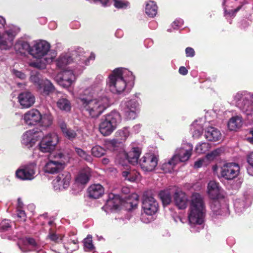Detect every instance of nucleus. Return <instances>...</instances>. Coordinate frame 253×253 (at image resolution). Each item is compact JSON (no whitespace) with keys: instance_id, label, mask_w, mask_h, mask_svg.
Returning a JSON list of instances; mask_svg holds the SVG:
<instances>
[{"instance_id":"nucleus-25","label":"nucleus","mask_w":253,"mask_h":253,"mask_svg":"<svg viewBox=\"0 0 253 253\" xmlns=\"http://www.w3.org/2000/svg\"><path fill=\"white\" fill-rule=\"evenodd\" d=\"M141 153L140 149L138 148H133L132 150L128 153L123 152L120 155L123 156L125 160L132 165L137 164Z\"/></svg>"},{"instance_id":"nucleus-50","label":"nucleus","mask_w":253,"mask_h":253,"mask_svg":"<svg viewBox=\"0 0 253 253\" xmlns=\"http://www.w3.org/2000/svg\"><path fill=\"white\" fill-rule=\"evenodd\" d=\"M76 152L81 158L88 162H91V157L81 148H76Z\"/></svg>"},{"instance_id":"nucleus-14","label":"nucleus","mask_w":253,"mask_h":253,"mask_svg":"<svg viewBox=\"0 0 253 253\" xmlns=\"http://www.w3.org/2000/svg\"><path fill=\"white\" fill-rule=\"evenodd\" d=\"M125 116L128 119H134L140 110L139 99H131L122 104Z\"/></svg>"},{"instance_id":"nucleus-61","label":"nucleus","mask_w":253,"mask_h":253,"mask_svg":"<svg viewBox=\"0 0 253 253\" xmlns=\"http://www.w3.org/2000/svg\"><path fill=\"white\" fill-rule=\"evenodd\" d=\"M178 71L179 74L182 75H186L188 73V70L184 66H181Z\"/></svg>"},{"instance_id":"nucleus-42","label":"nucleus","mask_w":253,"mask_h":253,"mask_svg":"<svg viewBox=\"0 0 253 253\" xmlns=\"http://www.w3.org/2000/svg\"><path fill=\"white\" fill-rule=\"evenodd\" d=\"M123 176L128 181L131 182L135 181L138 179L139 174L135 171L126 170L122 172Z\"/></svg>"},{"instance_id":"nucleus-53","label":"nucleus","mask_w":253,"mask_h":253,"mask_svg":"<svg viewBox=\"0 0 253 253\" xmlns=\"http://www.w3.org/2000/svg\"><path fill=\"white\" fill-rule=\"evenodd\" d=\"M10 227V221L8 220L4 219L0 223V228L1 231H7Z\"/></svg>"},{"instance_id":"nucleus-36","label":"nucleus","mask_w":253,"mask_h":253,"mask_svg":"<svg viewBox=\"0 0 253 253\" xmlns=\"http://www.w3.org/2000/svg\"><path fill=\"white\" fill-rule=\"evenodd\" d=\"M203 121L202 120H197L193 122L192 125V130L193 131V136L194 138H199L201 136L203 131Z\"/></svg>"},{"instance_id":"nucleus-57","label":"nucleus","mask_w":253,"mask_h":253,"mask_svg":"<svg viewBox=\"0 0 253 253\" xmlns=\"http://www.w3.org/2000/svg\"><path fill=\"white\" fill-rule=\"evenodd\" d=\"M12 73L17 77L20 78V79H24L26 78L25 75L19 71L13 69L12 70Z\"/></svg>"},{"instance_id":"nucleus-10","label":"nucleus","mask_w":253,"mask_h":253,"mask_svg":"<svg viewBox=\"0 0 253 253\" xmlns=\"http://www.w3.org/2000/svg\"><path fill=\"white\" fill-rule=\"evenodd\" d=\"M72 56L79 65V68L77 69L79 73L83 70L85 66L88 65L90 60H94L95 57L94 54H89L82 47H78L72 53Z\"/></svg>"},{"instance_id":"nucleus-47","label":"nucleus","mask_w":253,"mask_h":253,"mask_svg":"<svg viewBox=\"0 0 253 253\" xmlns=\"http://www.w3.org/2000/svg\"><path fill=\"white\" fill-rule=\"evenodd\" d=\"M159 196L164 205H169L171 201V195L169 191H161Z\"/></svg>"},{"instance_id":"nucleus-29","label":"nucleus","mask_w":253,"mask_h":253,"mask_svg":"<svg viewBox=\"0 0 253 253\" xmlns=\"http://www.w3.org/2000/svg\"><path fill=\"white\" fill-rule=\"evenodd\" d=\"M48 159L60 163L61 166L65 168L66 163L68 161V156L61 151H57L54 153H51L48 156Z\"/></svg>"},{"instance_id":"nucleus-32","label":"nucleus","mask_w":253,"mask_h":253,"mask_svg":"<svg viewBox=\"0 0 253 253\" xmlns=\"http://www.w3.org/2000/svg\"><path fill=\"white\" fill-rule=\"evenodd\" d=\"M208 193L211 199H216L220 193L219 184L214 180L210 181L208 185Z\"/></svg>"},{"instance_id":"nucleus-8","label":"nucleus","mask_w":253,"mask_h":253,"mask_svg":"<svg viewBox=\"0 0 253 253\" xmlns=\"http://www.w3.org/2000/svg\"><path fill=\"white\" fill-rule=\"evenodd\" d=\"M142 207L143 213L141 217V220L145 223L150 222L152 219V216L158 211V202L152 196H144Z\"/></svg>"},{"instance_id":"nucleus-62","label":"nucleus","mask_w":253,"mask_h":253,"mask_svg":"<svg viewBox=\"0 0 253 253\" xmlns=\"http://www.w3.org/2000/svg\"><path fill=\"white\" fill-rule=\"evenodd\" d=\"M248 162L253 167V152H252L248 157Z\"/></svg>"},{"instance_id":"nucleus-34","label":"nucleus","mask_w":253,"mask_h":253,"mask_svg":"<svg viewBox=\"0 0 253 253\" xmlns=\"http://www.w3.org/2000/svg\"><path fill=\"white\" fill-rule=\"evenodd\" d=\"M90 172V169L88 167L82 169L76 178V182L82 184H86L89 180Z\"/></svg>"},{"instance_id":"nucleus-6","label":"nucleus","mask_w":253,"mask_h":253,"mask_svg":"<svg viewBox=\"0 0 253 253\" xmlns=\"http://www.w3.org/2000/svg\"><path fill=\"white\" fill-rule=\"evenodd\" d=\"M120 114L113 111L101 118L99 125V130L104 136L110 135L121 122Z\"/></svg>"},{"instance_id":"nucleus-38","label":"nucleus","mask_w":253,"mask_h":253,"mask_svg":"<svg viewBox=\"0 0 253 253\" xmlns=\"http://www.w3.org/2000/svg\"><path fill=\"white\" fill-rule=\"evenodd\" d=\"M177 164L175 160L173 159V157L168 161L164 162L161 165V169L165 172H171Z\"/></svg>"},{"instance_id":"nucleus-13","label":"nucleus","mask_w":253,"mask_h":253,"mask_svg":"<svg viewBox=\"0 0 253 253\" xmlns=\"http://www.w3.org/2000/svg\"><path fill=\"white\" fill-rule=\"evenodd\" d=\"M240 173V167L237 163H227L221 168V176L226 180H232L237 177Z\"/></svg>"},{"instance_id":"nucleus-37","label":"nucleus","mask_w":253,"mask_h":253,"mask_svg":"<svg viewBox=\"0 0 253 253\" xmlns=\"http://www.w3.org/2000/svg\"><path fill=\"white\" fill-rule=\"evenodd\" d=\"M158 7L156 3L152 0L148 1L146 4L145 12L150 17H154L157 13Z\"/></svg>"},{"instance_id":"nucleus-60","label":"nucleus","mask_w":253,"mask_h":253,"mask_svg":"<svg viewBox=\"0 0 253 253\" xmlns=\"http://www.w3.org/2000/svg\"><path fill=\"white\" fill-rule=\"evenodd\" d=\"M133 197L134 199V200L133 201V202L132 203H131V202H129V203L130 204V206L131 207V208L133 209V208H135L137 205H138V196L136 195H134L133 196Z\"/></svg>"},{"instance_id":"nucleus-22","label":"nucleus","mask_w":253,"mask_h":253,"mask_svg":"<svg viewBox=\"0 0 253 253\" xmlns=\"http://www.w3.org/2000/svg\"><path fill=\"white\" fill-rule=\"evenodd\" d=\"M173 201L175 205L181 210L186 208L188 203V199L186 194L180 189H177L174 192Z\"/></svg>"},{"instance_id":"nucleus-1","label":"nucleus","mask_w":253,"mask_h":253,"mask_svg":"<svg viewBox=\"0 0 253 253\" xmlns=\"http://www.w3.org/2000/svg\"><path fill=\"white\" fill-rule=\"evenodd\" d=\"M82 110L91 118H97L110 106L106 95L92 94L91 89H85L78 98Z\"/></svg>"},{"instance_id":"nucleus-12","label":"nucleus","mask_w":253,"mask_h":253,"mask_svg":"<svg viewBox=\"0 0 253 253\" xmlns=\"http://www.w3.org/2000/svg\"><path fill=\"white\" fill-rule=\"evenodd\" d=\"M193 145L189 143H183L180 147L176 149L173 159L178 163L187 162L192 155Z\"/></svg>"},{"instance_id":"nucleus-41","label":"nucleus","mask_w":253,"mask_h":253,"mask_svg":"<svg viewBox=\"0 0 253 253\" xmlns=\"http://www.w3.org/2000/svg\"><path fill=\"white\" fill-rule=\"evenodd\" d=\"M220 208L219 209H216L215 207H211L212 211L214 214L221 215L223 216H226L229 214V211L228 206L226 205H224L222 206H220Z\"/></svg>"},{"instance_id":"nucleus-26","label":"nucleus","mask_w":253,"mask_h":253,"mask_svg":"<svg viewBox=\"0 0 253 253\" xmlns=\"http://www.w3.org/2000/svg\"><path fill=\"white\" fill-rule=\"evenodd\" d=\"M64 169L60 163L54 162L48 159L43 167V171L45 173L53 174L58 173Z\"/></svg>"},{"instance_id":"nucleus-63","label":"nucleus","mask_w":253,"mask_h":253,"mask_svg":"<svg viewBox=\"0 0 253 253\" xmlns=\"http://www.w3.org/2000/svg\"><path fill=\"white\" fill-rule=\"evenodd\" d=\"M141 125L140 124H137L135 125L133 127V130L135 133H138L139 132L141 128Z\"/></svg>"},{"instance_id":"nucleus-24","label":"nucleus","mask_w":253,"mask_h":253,"mask_svg":"<svg viewBox=\"0 0 253 253\" xmlns=\"http://www.w3.org/2000/svg\"><path fill=\"white\" fill-rule=\"evenodd\" d=\"M58 124L63 135L69 140H73L76 139L80 133V130L79 129L74 130L67 127L66 123L62 119L58 120Z\"/></svg>"},{"instance_id":"nucleus-59","label":"nucleus","mask_w":253,"mask_h":253,"mask_svg":"<svg viewBox=\"0 0 253 253\" xmlns=\"http://www.w3.org/2000/svg\"><path fill=\"white\" fill-rule=\"evenodd\" d=\"M205 162L204 159H200L199 160L196 161L194 164V168H201L204 164Z\"/></svg>"},{"instance_id":"nucleus-2","label":"nucleus","mask_w":253,"mask_h":253,"mask_svg":"<svg viewBox=\"0 0 253 253\" xmlns=\"http://www.w3.org/2000/svg\"><path fill=\"white\" fill-rule=\"evenodd\" d=\"M134 76L128 69L118 68L113 71L107 80V84L113 93H127L131 89Z\"/></svg>"},{"instance_id":"nucleus-33","label":"nucleus","mask_w":253,"mask_h":253,"mask_svg":"<svg viewBox=\"0 0 253 253\" xmlns=\"http://www.w3.org/2000/svg\"><path fill=\"white\" fill-rule=\"evenodd\" d=\"M104 78L101 75H98L93 83V84L86 89H91L92 94H99L102 90V83Z\"/></svg>"},{"instance_id":"nucleus-31","label":"nucleus","mask_w":253,"mask_h":253,"mask_svg":"<svg viewBox=\"0 0 253 253\" xmlns=\"http://www.w3.org/2000/svg\"><path fill=\"white\" fill-rule=\"evenodd\" d=\"M89 196L94 199L101 197L104 190L102 186L99 184L91 185L88 189Z\"/></svg>"},{"instance_id":"nucleus-49","label":"nucleus","mask_w":253,"mask_h":253,"mask_svg":"<svg viewBox=\"0 0 253 253\" xmlns=\"http://www.w3.org/2000/svg\"><path fill=\"white\" fill-rule=\"evenodd\" d=\"M210 148V144L207 142L200 143L197 145L195 150L198 153H204Z\"/></svg>"},{"instance_id":"nucleus-20","label":"nucleus","mask_w":253,"mask_h":253,"mask_svg":"<svg viewBox=\"0 0 253 253\" xmlns=\"http://www.w3.org/2000/svg\"><path fill=\"white\" fill-rule=\"evenodd\" d=\"M24 123L30 126H35L42 119L41 113L37 109H33L27 111L23 116Z\"/></svg>"},{"instance_id":"nucleus-16","label":"nucleus","mask_w":253,"mask_h":253,"mask_svg":"<svg viewBox=\"0 0 253 253\" xmlns=\"http://www.w3.org/2000/svg\"><path fill=\"white\" fill-rule=\"evenodd\" d=\"M71 180V174L68 171H63L59 174L52 181L55 191H60L67 189L70 185Z\"/></svg>"},{"instance_id":"nucleus-46","label":"nucleus","mask_w":253,"mask_h":253,"mask_svg":"<svg viewBox=\"0 0 253 253\" xmlns=\"http://www.w3.org/2000/svg\"><path fill=\"white\" fill-rule=\"evenodd\" d=\"M84 249L85 251L91 252L94 250L95 247L92 244V236L88 235L84 241Z\"/></svg>"},{"instance_id":"nucleus-30","label":"nucleus","mask_w":253,"mask_h":253,"mask_svg":"<svg viewBox=\"0 0 253 253\" xmlns=\"http://www.w3.org/2000/svg\"><path fill=\"white\" fill-rule=\"evenodd\" d=\"M38 91L43 95H49L54 90L55 87L52 83L47 79L43 80L37 88Z\"/></svg>"},{"instance_id":"nucleus-54","label":"nucleus","mask_w":253,"mask_h":253,"mask_svg":"<svg viewBox=\"0 0 253 253\" xmlns=\"http://www.w3.org/2000/svg\"><path fill=\"white\" fill-rule=\"evenodd\" d=\"M48 236L51 240L57 243H58L63 240V237L61 235L53 233H50Z\"/></svg>"},{"instance_id":"nucleus-64","label":"nucleus","mask_w":253,"mask_h":253,"mask_svg":"<svg viewBox=\"0 0 253 253\" xmlns=\"http://www.w3.org/2000/svg\"><path fill=\"white\" fill-rule=\"evenodd\" d=\"M5 24V19L2 16H0V28H3Z\"/></svg>"},{"instance_id":"nucleus-45","label":"nucleus","mask_w":253,"mask_h":253,"mask_svg":"<svg viewBox=\"0 0 253 253\" xmlns=\"http://www.w3.org/2000/svg\"><path fill=\"white\" fill-rule=\"evenodd\" d=\"M53 121L52 117L49 114H45L43 116L42 115V119L40 123L41 125L45 128L48 127L52 125Z\"/></svg>"},{"instance_id":"nucleus-9","label":"nucleus","mask_w":253,"mask_h":253,"mask_svg":"<svg viewBox=\"0 0 253 253\" xmlns=\"http://www.w3.org/2000/svg\"><path fill=\"white\" fill-rule=\"evenodd\" d=\"M59 142V137L56 132L53 131L45 135L39 143L37 147L42 153H50L54 151Z\"/></svg>"},{"instance_id":"nucleus-19","label":"nucleus","mask_w":253,"mask_h":253,"mask_svg":"<svg viewBox=\"0 0 253 253\" xmlns=\"http://www.w3.org/2000/svg\"><path fill=\"white\" fill-rule=\"evenodd\" d=\"M122 201L118 195L110 193L108 195V199L107 200L102 209L106 212L117 210L122 205Z\"/></svg>"},{"instance_id":"nucleus-55","label":"nucleus","mask_w":253,"mask_h":253,"mask_svg":"<svg viewBox=\"0 0 253 253\" xmlns=\"http://www.w3.org/2000/svg\"><path fill=\"white\" fill-rule=\"evenodd\" d=\"M183 23L182 19H176L172 23L171 26L173 29H177L183 26Z\"/></svg>"},{"instance_id":"nucleus-35","label":"nucleus","mask_w":253,"mask_h":253,"mask_svg":"<svg viewBox=\"0 0 253 253\" xmlns=\"http://www.w3.org/2000/svg\"><path fill=\"white\" fill-rule=\"evenodd\" d=\"M243 125V119L241 116H236L232 117L229 121L228 126L231 130H236Z\"/></svg>"},{"instance_id":"nucleus-15","label":"nucleus","mask_w":253,"mask_h":253,"mask_svg":"<svg viewBox=\"0 0 253 253\" xmlns=\"http://www.w3.org/2000/svg\"><path fill=\"white\" fill-rule=\"evenodd\" d=\"M36 168L35 163H30L22 166L16 170V175L21 180H32L35 177Z\"/></svg>"},{"instance_id":"nucleus-52","label":"nucleus","mask_w":253,"mask_h":253,"mask_svg":"<svg viewBox=\"0 0 253 253\" xmlns=\"http://www.w3.org/2000/svg\"><path fill=\"white\" fill-rule=\"evenodd\" d=\"M222 152V149L217 148L208 154L206 156V157L208 160H212L217 156H219Z\"/></svg>"},{"instance_id":"nucleus-48","label":"nucleus","mask_w":253,"mask_h":253,"mask_svg":"<svg viewBox=\"0 0 253 253\" xmlns=\"http://www.w3.org/2000/svg\"><path fill=\"white\" fill-rule=\"evenodd\" d=\"M129 133L128 128L127 127H125L119 130L116 133L117 136L119 137L121 141L126 140L129 136Z\"/></svg>"},{"instance_id":"nucleus-58","label":"nucleus","mask_w":253,"mask_h":253,"mask_svg":"<svg viewBox=\"0 0 253 253\" xmlns=\"http://www.w3.org/2000/svg\"><path fill=\"white\" fill-rule=\"evenodd\" d=\"M185 53L187 57H192L195 55V51L193 48L188 47L185 49Z\"/></svg>"},{"instance_id":"nucleus-11","label":"nucleus","mask_w":253,"mask_h":253,"mask_svg":"<svg viewBox=\"0 0 253 253\" xmlns=\"http://www.w3.org/2000/svg\"><path fill=\"white\" fill-rule=\"evenodd\" d=\"M19 32V28L15 27H12L6 30L0 38V49H9L13 46V40Z\"/></svg>"},{"instance_id":"nucleus-28","label":"nucleus","mask_w":253,"mask_h":253,"mask_svg":"<svg viewBox=\"0 0 253 253\" xmlns=\"http://www.w3.org/2000/svg\"><path fill=\"white\" fill-rule=\"evenodd\" d=\"M64 250L59 253H72L79 249L78 241L75 237H72L64 243Z\"/></svg>"},{"instance_id":"nucleus-18","label":"nucleus","mask_w":253,"mask_h":253,"mask_svg":"<svg viewBox=\"0 0 253 253\" xmlns=\"http://www.w3.org/2000/svg\"><path fill=\"white\" fill-rule=\"evenodd\" d=\"M18 245L23 252L34 250L38 253H44L41 250H38V245L35 240L30 238H23L19 239Z\"/></svg>"},{"instance_id":"nucleus-27","label":"nucleus","mask_w":253,"mask_h":253,"mask_svg":"<svg viewBox=\"0 0 253 253\" xmlns=\"http://www.w3.org/2000/svg\"><path fill=\"white\" fill-rule=\"evenodd\" d=\"M206 138L210 141L217 142L222 140V134L220 131L213 127H208L205 132Z\"/></svg>"},{"instance_id":"nucleus-5","label":"nucleus","mask_w":253,"mask_h":253,"mask_svg":"<svg viewBox=\"0 0 253 253\" xmlns=\"http://www.w3.org/2000/svg\"><path fill=\"white\" fill-rule=\"evenodd\" d=\"M206 208L202 196L197 193H193L190 198L188 217L192 227L202 225L204 221Z\"/></svg>"},{"instance_id":"nucleus-51","label":"nucleus","mask_w":253,"mask_h":253,"mask_svg":"<svg viewBox=\"0 0 253 253\" xmlns=\"http://www.w3.org/2000/svg\"><path fill=\"white\" fill-rule=\"evenodd\" d=\"M114 5L117 8H126L129 5V2L124 0H113Z\"/></svg>"},{"instance_id":"nucleus-56","label":"nucleus","mask_w":253,"mask_h":253,"mask_svg":"<svg viewBox=\"0 0 253 253\" xmlns=\"http://www.w3.org/2000/svg\"><path fill=\"white\" fill-rule=\"evenodd\" d=\"M17 216L21 220L25 221L26 219V214L22 209H17Z\"/></svg>"},{"instance_id":"nucleus-3","label":"nucleus","mask_w":253,"mask_h":253,"mask_svg":"<svg viewBox=\"0 0 253 253\" xmlns=\"http://www.w3.org/2000/svg\"><path fill=\"white\" fill-rule=\"evenodd\" d=\"M30 54L37 59L30 63L31 66L40 69H45L57 56L56 51L51 49L50 43L44 40L35 41L30 48Z\"/></svg>"},{"instance_id":"nucleus-40","label":"nucleus","mask_w":253,"mask_h":253,"mask_svg":"<svg viewBox=\"0 0 253 253\" xmlns=\"http://www.w3.org/2000/svg\"><path fill=\"white\" fill-rule=\"evenodd\" d=\"M31 46H30L29 43L24 41L18 40L16 42L15 44V50L22 52L23 50H28L30 53V50Z\"/></svg>"},{"instance_id":"nucleus-7","label":"nucleus","mask_w":253,"mask_h":253,"mask_svg":"<svg viewBox=\"0 0 253 253\" xmlns=\"http://www.w3.org/2000/svg\"><path fill=\"white\" fill-rule=\"evenodd\" d=\"M234 100L243 113L248 116L253 114V92L239 91L234 96Z\"/></svg>"},{"instance_id":"nucleus-39","label":"nucleus","mask_w":253,"mask_h":253,"mask_svg":"<svg viewBox=\"0 0 253 253\" xmlns=\"http://www.w3.org/2000/svg\"><path fill=\"white\" fill-rule=\"evenodd\" d=\"M58 108L62 111L69 112L71 109L70 101L66 98L61 97L57 102Z\"/></svg>"},{"instance_id":"nucleus-44","label":"nucleus","mask_w":253,"mask_h":253,"mask_svg":"<svg viewBox=\"0 0 253 253\" xmlns=\"http://www.w3.org/2000/svg\"><path fill=\"white\" fill-rule=\"evenodd\" d=\"M91 154L97 158L101 157L106 153V150L99 145H95L91 149Z\"/></svg>"},{"instance_id":"nucleus-43","label":"nucleus","mask_w":253,"mask_h":253,"mask_svg":"<svg viewBox=\"0 0 253 253\" xmlns=\"http://www.w3.org/2000/svg\"><path fill=\"white\" fill-rule=\"evenodd\" d=\"M41 75L39 72L33 71L31 72L30 80L37 88L43 80L41 79Z\"/></svg>"},{"instance_id":"nucleus-4","label":"nucleus","mask_w":253,"mask_h":253,"mask_svg":"<svg viewBox=\"0 0 253 253\" xmlns=\"http://www.w3.org/2000/svg\"><path fill=\"white\" fill-rule=\"evenodd\" d=\"M73 59L68 54H62L56 60V66L63 71L54 78L55 81L61 86L67 88L70 86L76 80L77 69H65V67L72 62Z\"/></svg>"},{"instance_id":"nucleus-23","label":"nucleus","mask_w":253,"mask_h":253,"mask_svg":"<svg viewBox=\"0 0 253 253\" xmlns=\"http://www.w3.org/2000/svg\"><path fill=\"white\" fill-rule=\"evenodd\" d=\"M18 101L22 108H28L31 107L35 103L34 96L30 92H23L18 96Z\"/></svg>"},{"instance_id":"nucleus-17","label":"nucleus","mask_w":253,"mask_h":253,"mask_svg":"<svg viewBox=\"0 0 253 253\" xmlns=\"http://www.w3.org/2000/svg\"><path fill=\"white\" fill-rule=\"evenodd\" d=\"M158 158L152 154H146L139 161L142 169L146 172L152 171L158 165Z\"/></svg>"},{"instance_id":"nucleus-21","label":"nucleus","mask_w":253,"mask_h":253,"mask_svg":"<svg viewBox=\"0 0 253 253\" xmlns=\"http://www.w3.org/2000/svg\"><path fill=\"white\" fill-rule=\"evenodd\" d=\"M39 132L32 129L26 131L22 136L21 143L25 147L29 148L34 146L40 136Z\"/></svg>"}]
</instances>
